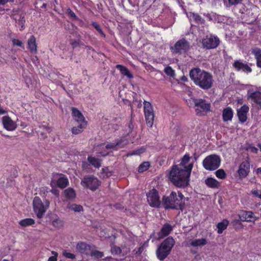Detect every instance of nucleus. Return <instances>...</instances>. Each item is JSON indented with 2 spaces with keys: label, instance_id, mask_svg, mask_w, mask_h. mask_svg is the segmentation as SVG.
I'll return each instance as SVG.
<instances>
[{
  "label": "nucleus",
  "instance_id": "412c9836",
  "mask_svg": "<svg viewBox=\"0 0 261 261\" xmlns=\"http://www.w3.org/2000/svg\"><path fill=\"white\" fill-rule=\"evenodd\" d=\"M205 184L211 188H218L220 186V182L212 177L207 178L205 180Z\"/></svg>",
  "mask_w": 261,
  "mask_h": 261
},
{
  "label": "nucleus",
  "instance_id": "f03ea898",
  "mask_svg": "<svg viewBox=\"0 0 261 261\" xmlns=\"http://www.w3.org/2000/svg\"><path fill=\"white\" fill-rule=\"evenodd\" d=\"M190 76L196 85L204 90L212 87L213 78L211 74L199 68H194L190 72Z\"/></svg>",
  "mask_w": 261,
  "mask_h": 261
},
{
  "label": "nucleus",
  "instance_id": "e433bc0d",
  "mask_svg": "<svg viewBox=\"0 0 261 261\" xmlns=\"http://www.w3.org/2000/svg\"><path fill=\"white\" fill-rule=\"evenodd\" d=\"M103 255L104 254L102 252H100L98 250L93 251L92 249L91 250V253L90 254V255L97 259L102 258L103 256Z\"/></svg>",
  "mask_w": 261,
  "mask_h": 261
},
{
  "label": "nucleus",
  "instance_id": "bf43d9fd",
  "mask_svg": "<svg viewBox=\"0 0 261 261\" xmlns=\"http://www.w3.org/2000/svg\"><path fill=\"white\" fill-rule=\"evenodd\" d=\"M114 207H115L116 209L117 210H122L123 208V206L120 203H117L114 205Z\"/></svg>",
  "mask_w": 261,
  "mask_h": 261
},
{
  "label": "nucleus",
  "instance_id": "c756f323",
  "mask_svg": "<svg viewBox=\"0 0 261 261\" xmlns=\"http://www.w3.org/2000/svg\"><path fill=\"white\" fill-rule=\"evenodd\" d=\"M64 194L67 198L69 199H73L75 197V191L71 188H69L64 191Z\"/></svg>",
  "mask_w": 261,
  "mask_h": 261
},
{
  "label": "nucleus",
  "instance_id": "a878e982",
  "mask_svg": "<svg viewBox=\"0 0 261 261\" xmlns=\"http://www.w3.org/2000/svg\"><path fill=\"white\" fill-rule=\"evenodd\" d=\"M51 131V129L50 127L44 125L39 126V129L38 130V133H39L40 135L43 138H46L47 137L46 134L47 133H49Z\"/></svg>",
  "mask_w": 261,
  "mask_h": 261
},
{
  "label": "nucleus",
  "instance_id": "ea45409f",
  "mask_svg": "<svg viewBox=\"0 0 261 261\" xmlns=\"http://www.w3.org/2000/svg\"><path fill=\"white\" fill-rule=\"evenodd\" d=\"M193 19L198 23H203L204 20L198 14L193 13L192 16Z\"/></svg>",
  "mask_w": 261,
  "mask_h": 261
},
{
  "label": "nucleus",
  "instance_id": "864d4df0",
  "mask_svg": "<svg viewBox=\"0 0 261 261\" xmlns=\"http://www.w3.org/2000/svg\"><path fill=\"white\" fill-rule=\"evenodd\" d=\"M243 71H245V72H251V68L247 65V64H244L243 65Z\"/></svg>",
  "mask_w": 261,
  "mask_h": 261
},
{
  "label": "nucleus",
  "instance_id": "473e14b6",
  "mask_svg": "<svg viewBox=\"0 0 261 261\" xmlns=\"http://www.w3.org/2000/svg\"><path fill=\"white\" fill-rule=\"evenodd\" d=\"M173 229H161V231L158 234V237L156 238L158 240H160L168 235H169L171 230Z\"/></svg>",
  "mask_w": 261,
  "mask_h": 261
},
{
  "label": "nucleus",
  "instance_id": "9d476101",
  "mask_svg": "<svg viewBox=\"0 0 261 261\" xmlns=\"http://www.w3.org/2000/svg\"><path fill=\"white\" fill-rule=\"evenodd\" d=\"M189 48V44L187 41L182 39L178 41L174 45L170 47L171 50L173 53H181L185 52Z\"/></svg>",
  "mask_w": 261,
  "mask_h": 261
},
{
  "label": "nucleus",
  "instance_id": "4468645a",
  "mask_svg": "<svg viewBox=\"0 0 261 261\" xmlns=\"http://www.w3.org/2000/svg\"><path fill=\"white\" fill-rule=\"evenodd\" d=\"M76 249L81 254L89 255L91 253L92 246L83 242H80L76 245Z\"/></svg>",
  "mask_w": 261,
  "mask_h": 261
},
{
  "label": "nucleus",
  "instance_id": "4be33fe9",
  "mask_svg": "<svg viewBox=\"0 0 261 261\" xmlns=\"http://www.w3.org/2000/svg\"><path fill=\"white\" fill-rule=\"evenodd\" d=\"M223 119L224 121H230L233 117V112L230 108H226L223 110Z\"/></svg>",
  "mask_w": 261,
  "mask_h": 261
},
{
  "label": "nucleus",
  "instance_id": "3c124183",
  "mask_svg": "<svg viewBox=\"0 0 261 261\" xmlns=\"http://www.w3.org/2000/svg\"><path fill=\"white\" fill-rule=\"evenodd\" d=\"M144 151H145V149L144 148L142 147L140 149L133 151L131 154H134V155L140 154L141 153L144 152Z\"/></svg>",
  "mask_w": 261,
  "mask_h": 261
},
{
  "label": "nucleus",
  "instance_id": "052dcab7",
  "mask_svg": "<svg viewBox=\"0 0 261 261\" xmlns=\"http://www.w3.org/2000/svg\"><path fill=\"white\" fill-rule=\"evenodd\" d=\"M162 228H165V229L173 228V226L172 225H171L170 224H169V223H166L164 224V226H163V227Z\"/></svg>",
  "mask_w": 261,
  "mask_h": 261
},
{
  "label": "nucleus",
  "instance_id": "338daca9",
  "mask_svg": "<svg viewBox=\"0 0 261 261\" xmlns=\"http://www.w3.org/2000/svg\"><path fill=\"white\" fill-rule=\"evenodd\" d=\"M72 45H73V47H75L78 45V42L76 41H74L72 43Z\"/></svg>",
  "mask_w": 261,
  "mask_h": 261
},
{
  "label": "nucleus",
  "instance_id": "20e7f679",
  "mask_svg": "<svg viewBox=\"0 0 261 261\" xmlns=\"http://www.w3.org/2000/svg\"><path fill=\"white\" fill-rule=\"evenodd\" d=\"M175 244V241L172 237H169L166 238L158 247L156 254L160 260H164L170 254L173 247Z\"/></svg>",
  "mask_w": 261,
  "mask_h": 261
},
{
  "label": "nucleus",
  "instance_id": "4d7b16f0",
  "mask_svg": "<svg viewBox=\"0 0 261 261\" xmlns=\"http://www.w3.org/2000/svg\"><path fill=\"white\" fill-rule=\"evenodd\" d=\"M51 192L52 193L54 194L56 196L58 197L59 196V191L56 188H53Z\"/></svg>",
  "mask_w": 261,
  "mask_h": 261
},
{
  "label": "nucleus",
  "instance_id": "ddd939ff",
  "mask_svg": "<svg viewBox=\"0 0 261 261\" xmlns=\"http://www.w3.org/2000/svg\"><path fill=\"white\" fill-rule=\"evenodd\" d=\"M250 163L249 158H247V160L243 161L240 165L238 173L240 177L245 178L249 174L250 172Z\"/></svg>",
  "mask_w": 261,
  "mask_h": 261
},
{
  "label": "nucleus",
  "instance_id": "7ed1b4c3",
  "mask_svg": "<svg viewBox=\"0 0 261 261\" xmlns=\"http://www.w3.org/2000/svg\"><path fill=\"white\" fill-rule=\"evenodd\" d=\"M184 196L181 192H172L169 196L163 197V204L166 209L182 210L185 207Z\"/></svg>",
  "mask_w": 261,
  "mask_h": 261
},
{
  "label": "nucleus",
  "instance_id": "774afa93",
  "mask_svg": "<svg viewBox=\"0 0 261 261\" xmlns=\"http://www.w3.org/2000/svg\"><path fill=\"white\" fill-rule=\"evenodd\" d=\"M256 173H261V168H258L256 170Z\"/></svg>",
  "mask_w": 261,
  "mask_h": 261
},
{
  "label": "nucleus",
  "instance_id": "37998d69",
  "mask_svg": "<svg viewBox=\"0 0 261 261\" xmlns=\"http://www.w3.org/2000/svg\"><path fill=\"white\" fill-rule=\"evenodd\" d=\"M121 249L119 247L114 246L111 248V252L112 254H121Z\"/></svg>",
  "mask_w": 261,
  "mask_h": 261
},
{
  "label": "nucleus",
  "instance_id": "9b49d317",
  "mask_svg": "<svg viewBox=\"0 0 261 261\" xmlns=\"http://www.w3.org/2000/svg\"><path fill=\"white\" fill-rule=\"evenodd\" d=\"M220 41L218 37L210 36L206 37L202 40V46L207 49H212L217 47L219 44Z\"/></svg>",
  "mask_w": 261,
  "mask_h": 261
},
{
  "label": "nucleus",
  "instance_id": "f3484780",
  "mask_svg": "<svg viewBox=\"0 0 261 261\" xmlns=\"http://www.w3.org/2000/svg\"><path fill=\"white\" fill-rule=\"evenodd\" d=\"M3 124L4 128L8 130H14L17 125L9 116H4L3 117Z\"/></svg>",
  "mask_w": 261,
  "mask_h": 261
},
{
  "label": "nucleus",
  "instance_id": "79ce46f5",
  "mask_svg": "<svg viewBox=\"0 0 261 261\" xmlns=\"http://www.w3.org/2000/svg\"><path fill=\"white\" fill-rule=\"evenodd\" d=\"M165 73L170 76H173L174 75V71L170 66H167L164 69Z\"/></svg>",
  "mask_w": 261,
  "mask_h": 261
},
{
  "label": "nucleus",
  "instance_id": "6e6d98bb",
  "mask_svg": "<svg viewBox=\"0 0 261 261\" xmlns=\"http://www.w3.org/2000/svg\"><path fill=\"white\" fill-rule=\"evenodd\" d=\"M230 5H237L241 3L242 0H228Z\"/></svg>",
  "mask_w": 261,
  "mask_h": 261
},
{
  "label": "nucleus",
  "instance_id": "603ef678",
  "mask_svg": "<svg viewBox=\"0 0 261 261\" xmlns=\"http://www.w3.org/2000/svg\"><path fill=\"white\" fill-rule=\"evenodd\" d=\"M13 44L14 45L18 46H21L22 43L21 41H20L18 39H14L12 40Z\"/></svg>",
  "mask_w": 261,
  "mask_h": 261
},
{
  "label": "nucleus",
  "instance_id": "a211bd4d",
  "mask_svg": "<svg viewBox=\"0 0 261 261\" xmlns=\"http://www.w3.org/2000/svg\"><path fill=\"white\" fill-rule=\"evenodd\" d=\"M249 111V107L246 105L243 106L241 108L238 109L237 114L239 120L241 122H244L247 120V114Z\"/></svg>",
  "mask_w": 261,
  "mask_h": 261
},
{
  "label": "nucleus",
  "instance_id": "393cba45",
  "mask_svg": "<svg viewBox=\"0 0 261 261\" xmlns=\"http://www.w3.org/2000/svg\"><path fill=\"white\" fill-rule=\"evenodd\" d=\"M249 97L254 101L256 104L261 106V92L255 91L251 93Z\"/></svg>",
  "mask_w": 261,
  "mask_h": 261
},
{
  "label": "nucleus",
  "instance_id": "c85d7f7f",
  "mask_svg": "<svg viewBox=\"0 0 261 261\" xmlns=\"http://www.w3.org/2000/svg\"><path fill=\"white\" fill-rule=\"evenodd\" d=\"M87 123H79L77 126H74L72 128L73 134L77 135L83 132V129L86 126Z\"/></svg>",
  "mask_w": 261,
  "mask_h": 261
},
{
  "label": "nucleus",
  "instance_id": "e2e57ef3",
  "mask_svg": "<svg viewBox=\"0 0 261 261\" xmlns=\"http://www.w3.org/2000/svg\"><path fill=\"white\" fill-rule=\"evenodd\" d=\"M251 193L252 194H253L254 195H255L256 197H258V196L259 195L258 191L257 190L252 191Z\"/></svg>",
  "mask_w": 261,
  "mask_h": 261
},
{
  "label": "nucleus",
  "instance_id": "8fccbe9b",
  "mask_svg": "<svg viewBox=\"0 0 261 261\" xmlns=\"http://www.w3.org/2000/svg\"><path fill=\"white\" fill-rule=\"evenodd\" d=\"M51 253L54 255L49 257L48 259V261H57L58 253L55 251H52Z\"/></svg>",
  "mask_w": 261,
  "mask_h": 261
},
{
  "label": "nucleus",
  "instance_id": "09e8293b",
  "mask_svg": "<svg viewBox=\"0 0 261 261\" xmlns=\"http://www.w3.org/2000/svg\"><path fill=\"white\" fill-rule=\"evenodd\" d=\"M63 255L67 258L73 259L75 258V255L74 254L70 252L65 251L63 252Z\"/></svg>",
  "mask_w": 261,
  "mask_h": 261
},
{
  "label": "nucleus",
  "instance_id": "f257e3e1",
  "mask_svg": "<svg viewBox=\"0 0 261 261\" xmlns=\"http://www.w3.org/2000/svg\"><path fill=\"white\" fill-rule=\"evenodd\" d=\"M193 167L190 163L184 169L178 165H173L170 172L169 178L171 182L176 187H185L189 184V177Z\"/></svg>",
  "mask_w": 261,
  "mask_h": 261
},
{
  "label": "nucleus",
  "instance_id": "39448f33",
  "mask_svg": "<svg viewBox=\"0 0 261 261\" xmlns=\"http://www.w3.org/2000/svg\"><path fill=\"white\" fill-rule=\"evenodd\" d=\"M221 159L219 156L216 154H211L204 159L202 164L206 170L213 171L219 167Z\"/></svg>",
  "mask_w": 261,
  "mask_h": 261
},
{
  "label": "nucleus",
  "instance_id": "a19ab883",
  "mask_svg": "<svg viewBox=\"0 0 261 261\" xmlns=\"http://www.w3.org/2000/svg\"><path fill=\"white\" fill-rule=\"evenodd\" d=\"M244 63L239 61H235L233 64V66L238 70L243 69Z\"/></svg>",
  "mask_w": 261,
  "mask_h": 261
},
{
  "label": "nucleus",
  "instance_id": "c9c22d12",
  "mask_svg": "<svg viewBox=\"0 0 261 261\" xmlns=\"http://www.w3.org/2000/svg\"><path fill=\"white\" fill-rule=\"evenodd\" d=\"M67 207L74 212H80L83 210V207L81 205L76 204H68Z\"/></svg>",
  "mask_w": 261,
  "mask_h": 261
},
{
  "label": "nucleus",
  "instance_id": "6e6552de",
  "mask_svg": "<svg viewBox=\"0 0 261 261\" xmlns=\"http://www.w3.org/2000/svg\"><path fill=\"white\" fill-rule=\"evenodd\" d=\"M144 111L147 126L151 127L154 121V113L151 103L149 102L144 101Z\"/></svg>",
  "mask_w": 261,
  "mask_h": 261
},
{
  "label": "nucleus",
  "instance_id": "4c0bfd02",
  "mask_svg": "<svg viewBox=\"0 0 261 261\" xmlns=\"http://www.w3.org/2000/svg\"><path fill=\"white\" fill-rule=\"evenodd\" d=\"M216 176L221 179H224L226 176V174L224 171V170L222 169H219L216 171Z\"/></svg>",
  "mask_w": 261,
  "mask_h": 261
},
{
  "label": "nucleus",
  "instance_id": "5fc2aeb1",
  "mask_svg": "<svg viewBox=\"0 0 261 261\" xmlns=\"http://www.w3.org/2000/svg\"><path fill=\"white\" fill-rule=\"evenodd\" d=\"M67 12H68V14H69V15L70 17L74 18L75 19L77 18V17H76V15L74 14V13L71 9H68L67 10Z\"/></svg>",
  "mask_w": 261,
  "mask_h": 261
},
{
  "label": "nucleus",
  "instance_id": "2f4dec72",
  "mask_svg": "<svg viewBox=\"0 0 261 261\" xmlns=\"http://www.w3.org/2000/svg\"><path fill=\"white\" fill-rule=\"evenodd\" d=\"M35 223V221L31 218H27L22 220L19 222V224L22 227H27Z\"/></svg>",
  "mask_w": 261,
  "mask_h": 261
},
{
  "label": "nucleus",
  "instance_id": "5701e85b",
  "mask_svg": "<svg viewBox=\"0 0 261 261\" xmlns=\"http://www.w3.org/2000/svg\"><path fill=\"white\" fill-rule=\"evenodd\" d=\"M28 44L30 51L34 53H36L37 45L36 43V38L34 36H31L30 39L28 40Z\"/></svg>",
  "mask_w": 261,
  "mask_h": 261
},
{
  "label": "nucleus",
  "instance_id": "49530a36",
  "mask_svg": "<svg viewBox=\"0 0 261 261\" xmlns=\"http://www.w3.org/2000/svg\"><path fill=\"white\" fill-rule=\"evenodd\" d=\"M240 220H234L231 222V224H232L233 226L236 227H243L244 225L242 224V223L240 222Z\"/></svg>",
  "mask_w": 261,
  "mask_h": 261
},
{
  "label": "nucleus",
  "instance_id": "2eb2a0df",
  "mask_svg": "<svg viewBox=\"0 0 261 261\" xmlns=\"http://www.w3.org/2000/svg\"><path fill=\"white\" fill-rule=\"evenodd\" d=\"M58 176H60L56 181V184L58 187L64 189L68 185V179L62 174H59L58 173L54 174L53 175V178L55 180Z\"/></svg>",
  "mask_w": 261,
  "mask_h": 261
},
{
  "label": "nucleus",
  "instance_id": "423d86ee",
  "mask_svg": "<svg viewBox=\"0 0 261 261\" xmlns=\"http://www.w3.org/2000/svg\"><path fill=\"white\" fill-rule=\"evenodd\" d=\"M49 202L48 200H45V205H44L39 197H35L33 200V207L34 212L38 218L42 217L45 212L47 207L49 206Z\"/></svg>",
  "mask_w": 261,
  "mask_h": 261
},
{
  "label": "nucleus",
  "instance_id": "0e129e2a",
  "mask_svg": "<svg viewBox=\"0 0 261 261\" xmlns=\"http://www.w3.org/2000/svg\"><path fill=\"white\" fill-rule=\"evenodd\" d=\"M142 251H143V248H142V247H139V248H138V250L137 251V253H139V254H140V253H142Z\"/></svg>",
  "mask_w": 261,
  "mask_h": 261
},
{
  "label": "nucleus",
  "instance_id": "a18cd8bd",
  "mask_svg": "<svg viewBox=\"0 0 261 261\" xmlns=\"http://www.w3.org/2000/svg\"><path fill=\"white\" fill-rule=\"evenodd\" d=\"M93 27L101 34L102 36L105 37V34L103 33L102 30L100 28V25L96 22H93L92 23Z\"/></svg>",
  "mask_w": 261,
  "mask_h": 261
},
{
  "label": "nucleus",
  "instance_id": "1a4fd4ad",
  "mask_svg": "<svg viewBox=\"0 0 261 261\" xmlns=\"http://www.w3.org/2000/svg\"><path fill=\"white\" fill-rule=\"evenodd\" d=\"M147 201L149 204L154 207H158L160 205L161 201L158 191L153 189L147 194Z\"/></svg>",
  "mask_w": 261,
  "mask_h": 261
},
{
  "label": "nucleus",
  "instance_id": "58836bf2",
  "mask_svg": "<svg viewBox=\"0 0 261 261\" xmlns=\"http://www.w3.org/2000/svg\"><path fill=\"white\" fill-rule=\"evenodd\" d=\"M229 224V221L226 219H224L222 222H219L217 225V228H226Z\"/></svg>",
  "mask_w": 261,
  "mask_h": 261
},
{
  "label": "nucleus",
  "instance_id": "f8f14e48",
  "mask_svg": "<svg viewBox=\"0 0 261 261\" xmlns=\"http://www.w3.org/2000/svg\"><path fill=\"white\" fill-rule=\"evenodd\" d=\"M193 102L195 107V111L197 113L207 112L210 109V104L206 103L205 100L202 99H194Z\"/></svg>",
  "mask_w": 261,
  "mask_h": 261
},
{
  "label": "nucleus",
  "instance_id": "f704fd0d",
  "mask_svg": "<svg viewBox=\"0 0 261 261\" xmlns=\"http://www.w3.org/2000/svg\"><path fill=\"white\" fill-rule=\"evenodd\" d=\"M150 166V163L148 162H144L142 163L138 167V172L140 173L146 171Z\"/></svg>",
  "mask_w": 261,
  "mask_h": 261
},
{
  "label": "nucleus",
  "instance_id": "69168bd1",
  "mask_svg": "<svg viewBox=\"0 0 261 261\" xmlns=\"http://www.w3.org/2000/svg\"><path fill=\"white\" fill-rule=\"evenodd\" d=\"M6 112L0 107V114H5Z\"/></svg>",
  "mask_w": 261,
  "mask_h": 261
},
{
  "label": "nucleus",
  "instance_id": "aec40b11",
  "mask_svg": "<svg viewBox=\"0 0 261 261\" xmlns=\"http://www.w3.org/2000/svg\"><path fill=\"white\" fill-rule=\"evenodd\" d=\"M19 12V10H13L12 11V14L11 16L13 17V19L15 20L16 23H17V18L15 16L16 14ZM25 23L24 19V15L20 14L19 16V18L18 19V23L21 26V30L24 28V24Z\"/></svg>",
  "mask_w": 261,
  "mask_h": 261
},
{
  "label": "nucleus",
  "instance_id": "de8ad7c7",
  "mask_svg": "<svg viewBox=\"0 0 261 261\" xmlns=\"http://www.w3.org/2000/svg\"><path fill=\"white\" fill-rule=\"evenodd\" d=\"M53 225L55 227H61L63 226L62 222L58 219L53 221Z\"/></svg>",
  "mask_w": 261,
  "mask_h": 261
},
{
  "label": "nucleus",
  "instance_id": "bb28decb",
  "mask_svg": "<svg viewBox=\"0 0 261 261\" xmlns=\"http://www.w3.org/2000/svg\"><path fill=\"white\" fill-rule=\"evenodd\" d=\"M116 67L119 69L121 73L128 78L131 79L133 77V75L129 72V70L125 66L121 65H117Z\"/></svg>",
  "mask_w": 261,
  "mask_h": 261
},
{
  "label": "nucleus",
  "instance_id": "c03bdc74",
  "mask_svg": "<svg viewBox=\"0 0 261 261\" xmlns=\"http://www.w3.org/2000/svg\"><path fill=\"white\" fill-rule=\"evenodd\" d=\"M121 143V141H119L118 142L116 143H110L109 144H108L106 146V148L107 149H111V148H115L116 146H119Z\"/></svg>",
  "mask_w": 261,
  "mask_h": 261
},
{
  "label": "nucleus",
  "instance_id": "13d9d810",
  "mask_svg": "<svg viewBox=\"0 0 261 261\" xmlns=\"http://www.w3.org/2000/svg\"><path fill=\"white\" fill-rule=\"evenodd\" d=\"M14 0H0V6L4 5L8 2H14Z\"/></svg>",
  "mask_w": 261,
  "mask_h": 261
},
{
  "label": "nucleus",
  "instance_id": "dca6fc26",
  "mask_svg": "<svg viewBox=\"0 0 261 261\" xmlns=\"http://www.w3.org/2000/svg\"><path fill=\"white\" fill-rule=\"evenodd\" d=\"M239 217L241 221L254 222L255 220L253 213L250 211H242Z\"/></svg>",
  "mask_w": 261,
  "mask_h": 261
},
{
  "label": "nucleus",
  "instance_id": "cd10ccee",
  "mask_svg": "<svg viewBox=\"0 0 261 261\" xmlns=\"http://www.w3.org/2000/svg\"><path fill=\"white\" fill-rule=\"evenodd\" d=\"M88 162L96 168H99L101 166V160L91 156H88Z\"/></svg>",
  "mask_w": 261,
  "mask_h": 261
},
{
  "label": "nucleus",
  "instance_id": "7c9ffc66",
  "mask_svg": "<svg viewBox=\"0 0 261 261\" xmlns=\"http://www.w3.org/2000/svg\"><path fill=\"white\" fill-rule=\"evenodd\" d=\"M206 244V240L205 239H196L193 240L191 245L194 247L201 246Z\"/></svg>",
  "mask_w": 261,
  "mask_h": 261
},
{
  "label": "nucleus",
  "instance_id": "0eeeda50",
  "mask_svg": "<svg viewBox=\"0 0 261 261\" xmlns=\"http://www.w3.org/2000/svg\"><path fill=\"white\" fill-rule=\"evenodd\" d=\"M81 185L83 187L94 191L100 185V181L94 176H86L81 181Z\"/></svg>",
  "mask_w": 261,
  "mask_h": 261
},
{
  "label": "nucleus",
  "instance_id": "6ab92c4d",
  "mask_svg": "<svg viewBox=\"0 0 261 261\" xmlns=\"http://www.w3.org/2000/svg\"><path fill=\"white\" fill-rule=\"evenodd\" d=\"M72 114L74 120L79 123H87L82 113L76 108H71Z\"/></svg>",
  "mask_w": 261,
  "mask_h": 261
},
{
  "label": "nucleus",
  "instance_id": "72a5a7b5",
  "mask_svg": "<svg viewBox=\"0 0 261 261\" xmlns=\"http://www.w3.org/2000/svg\"><path fill=\"white\" fill-rule=\"evenodd\" d=\"M190 158L189 155L185 154L182 158L181 163L178 166L179 167H182L184 169L187 168L188 166H186V164L189 162Z\"/></svg>",
  "mask_w": 261,
  "mask_h": 261
},
{
  "label": "nucleus",
  "instance_id": "680f3d73",
  "mask_svg": "<svg viewBox=\"0 0 261 261\" xmlns=\"http://www.w3.org/2000/svg\"><path fill=\"white\" fill-rule=\"evenodd\" d=\"M250 151L254 153H257L258 149L257 148H256L255 147H250Z\"/></svg>",
  "mask_w": 261,
  "mask_h": 261
},
{
  "label": "nucleus",
  "instance_id": "b1692460",
  "mask_svg": "<svg viewBox=\"0 0 261 261\" xmlns=\"http://www.w3.org/2000/svg\"><path fill=\"white\" fill-rule=\"evenodd\" d=\"M252 53L254 55L256 60V64L258 67L261 68V49L256 47L252 49Z\"/></svg>",
  "mask_w": 261,
  "mask_h": 261
}]
</instances>
